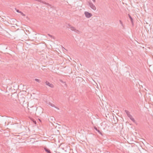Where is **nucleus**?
I'll list each match as a JSON object with an SVG mask.
<instances>
[{
	"instance_id": "nucleus-1",
	"label": "nucleus",
	"mask_w": 153,
	"mask_h": 153,
	"mask_svg": "<svg viewBox=\"0 0 153 153\" xmlns=\"http://www.w3.org/2000/svg\"><path fill=\"white\" fill-rule=\"evenodd\" d=\"M42 112L43 110L42 108H37L36 110V114L38 115H40L42 113Z\"/></svg>"
},
{
	"instance_id": "nucleus-19",
	"label": "nucleus",
	"mask_w": 153,
	"mask_h": 153,
	"mask_svg": "<svg viewBox=\"0 0 153 153\" xmlns=\"http://www.w3.org/2000/svg\"><path fill=\"white\" fill-rule=\"evenodd\" d=\"M95 3L96 2V0H92Z\"/></svg>"
},
{
	"instance_id": "nucleus-13",
	"label": "nucleus",
	"mask_w": 153,
	"mask_h": 153,
	"mask_svg": "<svg viewBox=\"0 0 153 153\" xmlns=\"http://www.w3.org/2000/svg\"><path fill=\"white\" fill-rule=\"evenodd\" d=\"M131 120L133 121V122H135V120H134V119L133 118V117H132L131 119Z\"/></svg>"
},
{
	"instance_id": "nucleus-16",
	"label": "nucleus",
	"mask_w": 153,
	"mask_h": 153,
	"mask_svg": "<svg viewBox=\"0 0 153 153\" xmlns=\"http://www.w3.org/2000/svg\"><path fill=\"white\" fill-rule=\"evenodd\" d=\"M72 27V26L69 24H68L67 27Z\"/></svg>"
},
{
	"instance_id": "nucleus-7",
	"label": "nucleus",
	"mask_w": 153,
	"mask_h": 153,
	"mask_svg": "<svg viewBox=\"0 0 153 153\" xmlns=\"http://www.w3.org/2000/svg\"><path fill=\"white\" fill-rule=\"evenodd\" d=\"M16 11L17 12L20 13L22 16H25V14H24L22 12L20 11L19 10H17Z\"/></svg>"
},
{
	"instance_id": "nucleus-10",
	"label": "nucleus",
	"mask_w": 153,
	"mask_h": 153,
	"mask_svg": "<svg viewBox=\"0 0 153 153\" xmlns=\"http://www.w3.org/2000/svg\"><path fill=\"white\" fill-rule=\"evenodd\" d=\"M125 111L126 112V114L128 116L130 114V112L128 111L127 110H125Z\"/></svg>"
},
{
	"instance_id": "nucleus-17",
	"label": "nucleus",
	"mask_w": 153,
	"mask_h": 153,
	"mask_svg": "<svg viewBox=\"0 0 153 153\" xmlns=\"http://www.w3.org/2000/svg\"><path fill=\"white\" fill-rule=\"evenodd\" d=\"M33 122L35 124H36V121L35 120H33Z\"/></svg>"
},
{
	"instance_id": "nucleus-2",
	"label": "nucleus",
	"mask_w": 153,
	"mask_h": 153,
	"mask_svg": "<svg viewBox=\"0 0 153 153\" xmlns=\"http://www.w3.org/2000/svg\"><path fill=\"white\" fill-rule=\"evenodd\" d=\"M84 14L85 17L87 18H90L92 16V15L91 13H89L87 11L85 12Z\"/></svg>"
},
{
	"instance_id": "nucleus-12",
	"label": "nucleus",
	"mask_w": 153,
	"mask_h": 153,
	"mask_svg": "<svg viewBox=\"0 0 153 153\" xmlns=\"http://www.w3.org/2000/svg\"><path fill=\"white\" fill-rule=\"evenodd\" d=\"M35 80L38 83H40L41 82V81L40 79H35Z\"/></svg>"
},
{
	"instance_id": "nucleus-14",
	"label": "nucleus",
	"mask_w": 153,
	"mask_h": 153,
	"mask_svg": "<svg viewBox=\"0 0 153 153\" xmlns=\"http://www.w3.org/2000/svg\"><path fill=\"white\" fill-rule=\"evenodd\" d=\"M129 118H130V119H131L132 117H133L132 116V115H131V114L129 115V116H128Z\"/></svg>"
},
{
	"instance_id": "nucleus-8",
	"label": "nucleus",
	"mask_w": 153,
	"mask_h": 153,
	"mask_svg": "<svg viewBox=\"0 0 153 153\" xmlns=\"http://www.w3.org/2000/svg\"><path fill=\"white\" fill-rule=\"evenodd\" d=\"M94 129L96 130L97 131V132L99 133H100V134H101L102 135V133L98 129H97V128L96 127H94Z\"/></svg>"
},
{
	"instance_id": "nucleus-20",
	"label": "nucleus",
	"mask_w": 153,
	"mask_h": 153,
	"mask_svg": "<svg viewBox=\"0 0 153 153\" xmlns=\"http://www.w3.org/2000/svg\"><path fill=\"white\" fill-rule=\"evenodd\" d=\"M39 120L40 121H41V120H40L39 119Z\"/></svg>"
},
{
	"instance_id": "nucleus-11",
	"label": "nucleus",
	"mask_w": 153,
	"mask_h": 153,
	"mask_svg": "<svg viewBox=\"0 0 153 153\" xmlns=\"http://www.w3.org/2000/svg\"><path fill=\"white\" fill-rule=\"evenodd\" d=\"M129 17L131 20V22L132 23L133 22V19L129 14H128Z\"/></svg>"
},
{
	"instance_id": "nucleus-18",
	"label": "nucleus",
	"mask_w": 153,
	"mask_h": 153,
	"mask_svg": "<svg viewBox=\"0 0 153 153\" xmlns=\"http://www.w3.org/2000/svg\"><path fill=\"white\" fill-rule=\"evenodd\" d=\"M48 35L49 36H50V37H52L53 36H52V35H50V34H48Z\"/></svg>"
},
{
	"instance_id": "nucleus-5",
	"label": "nucleus",
	"mask_w": 153,
	"mask_h": 153,
	"mask_svg": "<svg viewBox=\"0 0 153 153\" xmlns=\"http://www.w3.org/2000/svg\"><path fill=\"white\" fill-rule=\"evenodd\" d=\"M70 29L71 30L74 31L76 33H78L79 31L78 30H76L74 27L73 26L71 27Z\"/></svg>"
},
{
	"instance_id": "nucleus-4",
	"label": "nucleus",
	"mask_w": 153,
	"mask_h": 153,
	"mask_svg": "<svg viewBox=\"0 0 153 153\" xmlns=\"http://www.w3.org/2000/svg\"><path fill=\"white\" fill-rule=\"evenodd\" d=\"M45 83L46 85L49 86L51 88H53L54 87L53 85L52 84L50 83L48 81H46Z\"/></svg>"
},
{
	"instance_id": "nucleus-3",
	"label": "nucleus",
	"mask_w": 153,
	"mask_h": 153,
	"mask_svg": "<svg viewBox=\"0 0 153 153\" xmlns=\"http://www.w3.org/2000/svg\"><path fill=\"white\" fill-rule=\"evenodd\" d=\"M89 5L90 7L94 10H95L96 9V8L95 5L91 2H89Z\"/></svg>"
},
{
	"instance_id": "nucleus-15",
	"label": "nucleus",
	"mask_w": 153,
	"mask_h": 153,
	"mask_svg": "<svg viewBox=\"0 0 153 153\" xmlns=\"http://www.w3.org/2000/svg\"><path fill=\"white\" fill-rule=\"evenodd\" d=\"M119 22H120V24L122 26H123V23H122V21L121 20H120Z\"/></svg>"
},
{
	"instance_id": "nucleus-6",
	"label": "nucleus",
	"mask_w": 153,
	"mask_h": 153,
	"mask_svg": "<svg viewBox=\"0 0 153 153\" xmlns=\"http://www.w3.org/2000/svg\"><path fill=\"white\" fill-rule=\"evenodd\" d=\"M44 149L46 152L47 153H51L50 150L46 147H45Z\"/></svg>"
},
{
	"instance_id": "nucleus-21",
	"label": "nucleus",
	"mask_w": 153,
	"mask_h": 153,
	"mask_svg": "<svg viewBox=\"0 0 153 153\" xmlns=\"http://www.w3.org/2000/svg\"><path fill=\"white\" fill-rule=\"evenodd\" d=\"M56 153H59V152H56Z\"/></svg>"
},
{
	"instance_id": "nucleus-9",
	"label": "nucleus",
	"mask_w": 153,
	"mask_h": 153,
	"mask_svg": "<svg viewBox=\"0 0 153 153\" xmlns=\"http://www.w3.org/2000/svg\"><path fill=\"white\" fill-rule=\"evenodd\" d=\"M48 104L52 107H55L56 108H57L55 106V105L54 104L52 103L51 102H49L48 103Z\"/></svg>"
}]
</instances>
